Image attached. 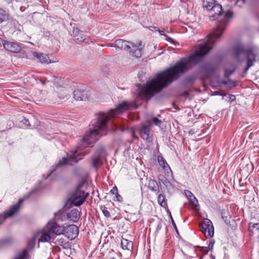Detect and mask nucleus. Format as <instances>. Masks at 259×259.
<instances>
[{
  "label": "nucleus",
  "mask_w": 259,
  "mask_h": 259,
  "mask_svg": "<svg viewBox=\"0 0 259 259\" xmlns=\"http://www.w3.org/2000/svg\"><path fill=\"white\" fill-rule=\"evenodd\" d=\"M232 15L233 13L230 11H223L220 4L213 5L209 9L208 15L210 20L218 21L216 30L209 35L208 39L203 44L199 45L193 55L181 59L174 66L158 73L155 77L148 81L142 88L141 93L147 98H151L173 81L177 80L181 74L188 70L191 65L200 61L212 49L213 45L220 40Z\"/></svg>",
  "instance_id": "1"
},
{
  "label": "nucleus",
  "mask_w": 259,
  "mask_h": 259,
  "mask_svg": "<svg viewBox=\"0 0 259 259\" xmlns=\"http://www.w3.org/2000/svg\"><path fill=\"white\" fill-rule=\"evenodd\" d=\"M131 107L137 108L138 106L134 102H122L117 105L114 109H111L108 113L100 112L96 118L92 121V125L89 131L87 132L83 138V142L88 145L92 144L98 139L97 137L101 135L102 132L107 130V122L110 118L116 117Z\"/></svg>",
  "instance_id": "2"
},
{
  "label": "nucleus",
  "mask_w": 259,
  "mask_h": 259,
  "mask_svg": "<svg viewBox=\"0 0 259 259\" xmlns=\"http://www.w3.org/2000/svg\"><path fill=\"white\" fill-rule=\"evenodd\" d=\"M236 58L240 61L242 55L244 56L246 65L243 72L246 74L248 69L254 65L255 62L259 60V48L256 46H248L240 45L234 48Z\"/></svg>",
  "instance_id": "3"
},
{
  "label": "nucleus",
  "mask_w": 259,
  "mask_h": 259,
  "mask_svg": "<svg viewBox=\"0 0 259 259\" xmlns=\"http://www.w3.org/2000/svg\"><path fill=\"white\" fill-rule=\"evenodd\" d=\"M65 231V228L57 223H48L42 230L37 232L36 236L38 237V242L52 243L57 235H62Z\"/></svg>",
  "instance_id": "4"
},
{
  "label": "nucleus",
  "mask_w": 259,
  "mask_h": 259,
  "mask_svg": "<svg viewBox=\"0 0 259 259\" xmlns=\"http://www.w3.org/2000/svg\"><path fill=\"white\" fill-rule=\"evenodd\" d=\"M89 153V151L88 150L82 151L80 147H78L75 150L71 151L70 153L68 155L67 157H63L61 160H59L58 163L55 166L53 169H52L47 176V177H48L53 171L60 167L66 164L73 165L77 163L78 160L82 159V157L78 158V157H82Z\"/></svg>",
  "instance_id": "5"
},
{
  "label": "nucleus",
  "mask_w": 259,
  "mask_h": 259,
  "mask_svg": "<svg viewBox=\"0 0 259 259\" xmlns=\"http://www.w3.org/2000/svg\"><path fill=\"white\" fill-rule=\"evenodd\" d=\"M114 47L128 51L133 56L136 58L140 57L142 55L143 45L141 41L135 44L123 39H117L114 42Z\"/></svg>",
  "instance_id": "6"
},
{
  "label": "nucleus",
  "mask_w": 259,
  "mask_h": 259,
  "mask_svg": "<svg viewBox=\"0 0 259 259\" xmlns=\"http://www.w3.org/2000/svg\"><path fill=\"white\" fill-rule=\"evenodd\" d=\"M84 183L85 181L84 180L80 182L74 191L70 194V200L71 204L74 206H78L82 204L89 195L88 193H85L84 191L82 190Z\"/></svg>",
  "instance_id": "7"
},
{
  "label": "nucleus",
  "mask_w": 259,
  "mask_h": 259,
  "mask_svg": "<svg viewBox=\"0 0 259 259\" xmlns=\"http://www.w3.org/2000/svg\"><path fill=\"white\" fill-rule=\"evenodd\" d=\"M201 232L206 237H212L214 235L213 224L209 219H204L200 224Z\"/></svg>",
  "instance_id": "8"
},
{
  "label": "nucleus",
  "mask_w": 259,
  "mask_h": 259,
  "mask_svg": "<svg viewBox=\"0 0 259 259\" xmlns=\"http://www.w3.org/2000/svg\"><path fill=\"white\" fill-rule=\"evenodd\" d=\"M4 48L8 51L12 53H18L21 50V47L16 42L9 41L5 40H2Z\"/></svg>",
  "instance_id": "9"
},
{
  "label": "nucleus",
  "mask_w": 259,
  "mask_h": 259,
  "mask_svg": "<svg viewBox=\"0 0 259 259\" xmlns=\"http://www.w3.org/2000/svg\"><path fill=\"white\" fill-rule=\"evenodd\" d=\"M139 133L144 140L149 142L152 140V134L149 125H142L140 128Z\"/></svg>",
  "instance_id": "10"
},
{
  "label": "nucleus",
  "mask_w": 259,
  "mask_h": 259,
  "mask_svg": "<svg viewBox=\"0 0 259 259\" xmlns=\"http://www.w3.org/2000/svg\"><path fill=\"white\" fill-rule=\"evenodd\" d=\"M78 234V228L74 225L68 226L66 229V236L70 240L74 239Z\"/></svg>",
  "instance_id": "11"
},
{
  "label": "nucleus",
  "mask_w": 259,
  "mask_h": 259,
  "mask_svg": "<svg viewBox=\"0 0 259 259\" xmlns=\"http://www.w3.org/2000/svg\"><path fill=\"white\" fill-rule=\"evenodd\" d=\"M186 196L189 199L192 207L195 210H199L198 202L193 193L189 190H185Z\"/></svg>",
  "instance_id": "12"
},
{
  "label": "nucleus",
  "mask_w": 259,
  "mask_h": 259,
  "mask_svg": "<svg viewBox=\"0 0 259 259\" xmlns=\"http://www.w3.org/2000/svg\"><path fill=\"white\" fill-rule=\"evenodd\" d=\"M248 226L250 235L254 236V238H259V223H249Z\"/></svg>",
  "instance_id": "13"
},
{
  "label": "nucleus",
  "mask_w": 259,
  "mask_h": 259,
  "mask_svg": "<svg viewBox=\"0 0 259 259\" xmlns=\"http://www.w3.org/2000/svg\"><path fill=\"white\" fill-rule=\"evenodd\" d=\"M74 98L76 100L85 101L88 99V94L83 90H77L74 92Z\"/></svg>",
  "instance_id": "14"
},
{
  "label": "nucleus",
  "mask_w": 259,
  "mask_h": 259,
  "mask_svg": "<svg viewBox=\"0 0 259 259\" xmlns=\"http://www.w3.org/2000/svg\"><path fill=\"white\" fill-rule=\"evenodd\" d=\"M201 69L206 74V78H210L215 73V68L212 65L205 64L202 66Z\"/></svg>",
  "instance_id": "15"
},
{
  "label": "nucleus",
  "mask_w": 259,
  "mask_h": 259,
  "mask_svg": "<svg viewBox=\"0 0 259 259\" xmlns=\"http://www.w3.org/2000/svg\"><path fill=\"white\" fill-rule=\"evenodd\" d=\"M79 215L80 212L76 208L72 209L70 212L67 213L68 219L74 223H76L78 221Z\"/></svg>",
  "instance_id": "16"
},
{
  "label": "nucleus",
  "mask_w": 259,
  "mask_h": 259,
  "mask_svg": "<svg viewBox=\"0 0 259 259\" xmlns=\"http://www.w3.org/2000/svg\"><path fill=\"white\" fill-rule=\"evenodd\" d=\"M33 55L34 57L38 59L39 61L42 63L49 64L51 62L49 60V56L46 54L33 52Z\"/></svg>",
  "instance_id": "17"
},
{
  "label": "nucleus",
  "mask_w": 259,
  "mask_h": 259,
  "mask_svg": "<svg viewBox=\"0 0 259 259\" xmlns=\"http://www.w3.org/2000/svg\"><path fill=\"white\" fill-rule=\"evenodd\" d=\"M148 187L150 190L155 192L156 194H158L159 193V187L156 181L152 179L149 180Z\"/></svg>",
  "instance_id": "18"
},
{
  "label": "nucleus",
  "mask_w": 259,
  "mask_h": 259,
  "mask_svg": "<svg viewBox=\"0 0 259 259\" xmlns=\"http://www.w3.org/2000/svg\"><path fill=\"white\" fill-rule=\"evenodd\" d=\"M120 244L123 250H130L133 247L132 242L123 238L121 240Z\"/></svg>",
  "instance_id": "19"
},
{
  "label": "nucleus",
  "mask_w": 259,
  "mask_h": 259,
  "mask_svg": "<svg viewBox=\"0 0 259 259\" xmlns=\"http://www.w3.org/2000/svg\"><path fill=\"white\" fill-rule=\"evenodd\" d=\"M61 235H57L55 237V239L53 240L52 243L59 245H63V244H65L66 242V240L64 237Z\"/></svg>",
  "instance_id": "20"
},
{
  "label": "nucleus",
  "mask_w": 259,
  "mask_h": 259,
  "mask_svg": "<svg viewBox=\"0 0 259 259\" xmlns=\"http://www.w3.org/2000/svg\"><path fill=\"white\" fill-rule=\"evenodd\" d=\"M214 2V0H202L203 7L206 8L208 12H209L210 8L213 5H215Z\"/></svg>",
  "instance_id": "21"
},
{
  "label": "nucleus",
  "mask_w": 259,
  "mask_h": 259,
  "mask_svg": "<svg viewBox=\"0 0 259 259\" xmlns=\"http://www.w3.org/2000/svg\"><path fill=\"white\" fill-rule=\"evenodd\" d=\"M102 162L98 156L93 157L92 158V165L95 168H97L102 164Z\"/></svg>",
  "instance_id": "22"
},
{
  "label": "nucleus",
  "mask_w": 259,
  "mask_h": 259,
  "mask_svg": "<svg viewBox=\"0 0 259 259\" xmlns=\"http://www.w3.org/2000/svg\"><path fill=\"white\" fill-rule=\"evenodd\" d=\"M158 162L159 163V164L161 166L162 168L163 169L166 170V168L169 169L170 167L168 166V164L167 163L166 161L164 159L163 157L161 156H158L157 158Z\"/></svg>",
  "instance_id": "23"
},
{
  "label": "nucleus",
  "mask_w": 259,
  "mask_h": 259,
  "mask_svg": "<svg viewBox=\"0 0 259 259\" xmlns=\"http://www.w3.org/2000/svg\"><path fill=\"white\" fill-rule=\"evenodd\" d=\"M8 18L9 15L8 13L3 9L0 8V21L3 22L6 21Z\"/></svg>",
  "instance_id": "24"
},
{
  "label": "nucleus",
  "mask_w": 259,
  "mask_h": 259,
  "mask_svg": "<svg viewBox=\"0 0 259 259\" xmlns=\"http://www.w3.org/2000/svg\"><path fill=\"white\" fill-rule=\"evenodd\" d=\"M158 202L162 207H167V203L165 201V197L162 194H159L158 197Z\"/></svg>",
  "instance_id": "25"
},
{
  "label": "nucleus",
  "mask_w": 259,
  "mask_h": 259,
  "mask_svg": "<svg viewBox=\"0 0 259 259\" xmlns=\"http://www.w3.org/2000/svg\"><path fill=\"white\" fill-rule=\"evenodd\" d=\"M28 253L26 250H23L22 252L20 253L15 259H28Z\"/></svg>",
  "instance_id": "26"
},
{
  "label": "nucleus",
  "mask_w": 259,
  "mask_h": 259,
  "mask_svg": "<svg viewBox=\"0 0 259 259\" xmlns=\"http://www.w3.org/2000/svg\"><path fill=\"white\" fill-rule=\"evenodd\" d=\"M223 83L228 88H233L236 85L235 82L230 79L223 81Z\"/></svg>",
  "instance_id": "27"
},
{
  "label": "nucleus",
  "mask_w": 259,
  "mask_h": 259,
  "mask_svg": "<svg viewBox=\"0 0 259 259\" xmlns=\"http://www.w3.org/2000/svg\"><path fill=\"white\" fill-rule=\"evenodd\" d=\"M73 36L76 38L79 34L83 35V32L80 31L78 28H74L73 30Z\"/></svg>",
  "instance_id": "28"
},
{
  "label": "nucleus",
  "mask_w": 259,
  "mask_h": 259,
  "mask_svg": "<svg viewBox=\"0 0 259 259\" xmlns=\"http://www.w3.org/2000/svg\"><path fill=\"white\" fill-rule=\"evenodd\" d=\"M152 121L154 123V124L156 125L160 126L161 124L162 123V121L159 120L157 117H154L152 118Z\"/></svg>",
  "instance_id": "29"
},
{
  "label": "nucleus",
  "mask_w": 259,
  "mask_h": 259,
  "mask_svg": "<svg viewBox=\"0 0 259 259\" xmlns=\"http://www.w3.org/2000/svg\"><path fill=\"white\" fill-rule=\"evenodd\" d=\"M76 39L80 42H85L87 38L85 37V36L83 33V35L79 34Z\"/></svg>",
  "instance_id": "30"
},
{
  "label": "nucleus",
  "mask_w": 259,
  "mask_h": 259,
  "mask_svg": "<svg viewBox=\"0 0 259 259\" xmlns=\"http://www.w3.org/2000/svg\"><path fill=\"white\" fill-rule=\"evenodd\" d=\"M235 69L233 68L232 70L227 69L225 70V76L226 77H229L234 71Z\"/></svg>",
  "instance_id": "31"
},
{
  "label": "nucleus",
  "mask_w": 259,
  "mask_h": 259,
  "mask_svg": "<svg viewBox=\"0 0 259 259\" xmlns=\"http://www.w3.org/2000/svg\"><path fill=\"white\" fill-rule=\"evenodd\" d=\"M214 243L215 241L213 239H211L210 240L208 245L207 247L209 250H211L212 249Z\"/></svg>",
  "instance_id": "32"
},
{
  "label": "nucleus",
  "mask_w": 259,
  "mask_h": 259,
  "mask_svg": "<svg viewBox=\"0 0 259 259\" xmlns=\"http://www.w3.org/2000/svg\"><path fill=\"white\" fill-rule=\"evenodd\" d=\"M102 212L104 214V215L107 217V218H109L110 217V212H109V211L106 208H105V207H104V208L102 209Z\"/></svg>",
  "instance_id": "33"
},
{
  "label": "nucleus",
  "mask_w": 259,
  "mask_h": 259,
  "mask_svg": "<svg viewBox=\"0 0 259 259\" xmlns=\"http://www.w3.org/2000/svg\"><path fill=\"white\" fill-rule=\"evenodd\" d=\"M246 0H236V4L239 7H241L243 5Z\"/></svg>",
  "instance_id": "34"
},
{
  "label": "nucleus",
  "mask_w": 259,
  "mask_h": 259,
  "mask_svg": "<svg viewBox=\"0 0 259 259\" xmlns=\"http://www.w3.org/2000/svg\"><path fill=\"white\" fill-rule=\"evenodd\" d=\"M110 193L112 194L116 195L118 194V190L116 187H114L111 190Z\"/></svg>",
  "instance_id": "35"
},
{
  "label": "nucleus",
  "mask_w": 259,
  "mask_h": 259,
  "mask_svg": "<svg viewBox=\"0 0 259 259\" xmlns=\"http://www.w3.org/2000/svg\"><path fill=\"white\" fill-rule=\"evenodd\" d=\"M22 122L24 124H25L26 126H30V122L28 120V119H26V118H24L22 120Z\"/></svg>",
  "instance_id": "36"
},
{
  "label": "nucleus",
  "mask_w": 259,
  "mask_h": 259,
  "mask_svg": "<svg viewBox=\"0 0 259 259\" xmlns=\"http://www.w3.org/2000/svg\"><path fill=\"white\" fill-rule=\"evenodd\" d=\"M201 248V251H202L204 253L206 254L209 250L207 247H200Z\"/></svg>",
  "instance_id": "37"
},
{
  "label": "nucleus",
  "mask_w": 259,
  "mask_h": 259,
  "mask_svg": "<svg viewBox=\"0 0 259 259\" xmlns=\"http://www.w3.org/2000/svg\"><path fill=\"white\" fill-rule=\"evenodd\" d=\"M168 213H169V217H170V219H171V222H172V224L173 226L174 227V228H175L176 229H177L176 225V224H175V222H174V220H173V219H172V216H171V213H170V212L168 210Z\"/></svg>",
  "instance_id": "38"
},
{
  "label": "nucleus",
  "mask_w": 259,
  "mask_h": 259,
  "mask_svg": "<svg viewBox=\"0 0 259 259\" xmlns=\"http://www.w3.org/2000/svg\"><path fill=\"white\" fill-rule=\"evenodd\" d=\"M229 99L230 101H233L235 100V96L233 95H228Z\"/></svg>",
  "instance_id": "39"
},
{
  "label": "nucleus",
  "mask_w": 259,
  "mask_h": 259,
  "mask_svg": "<svg viewBox=\"0 0 259 259\" xmlns=\"http://www.w3.org/2000/svg\"><path fill=\"white\" fill-rule=\"evenodd\" d=\"M39 81L42 84H45L47 82L50 81L49 80H48L46 78L40 79Z\"/></svg>",
  "instance_id": "40"
},
{
  "label": "nucleus",
  "mask_w": 259,
  "mask_h": 259,
  "mask_svg": "<svg viewBox=\"0 0 259 259\" xmlns=\"http://www.w3.org/2000/svg\"><path fill=\"white\" fill-rule=\"evenodd\" d=\"M161 182L165 186H167V184L169 183V181L166 179H165L164 181L161 180Z\"/></svg>",
  "instance_id": "41"
},
{
  "label": "nucleus",
  "mask_w": 259,
  "mask_h": 259,
  "mask_svg": "<svg viewBox=\"0 0 259 259\" xmlns=\"http://www.w3.org/2000/svg\"><path fill=\"white\" fill-rule=\"evenodd\" d=\"M215 94L216 95H220V96H226V94H224V93H223L222 92H215Z\"/></svg>",
  "instance_id": "42"
},
{
  "label": "nucleus",
  "mask_w": 259,
  "mask_h": 259,
  "mask_svg": "<svg viewBox=\"0 0 259 259\" xmlns=\"http://www.w3.org/2000/svg\"><path fill=\"white\" fill-rule=\"evenodd\" d=\"M116 196L117 197V200L118 201H120V199H121V197L118 194H116Z\"/></svg>",
  "instance_id": "43"
},
{
  "label": "nucleus",
  "mask_w": 259,
  "mask_h": 259,
  "mask_svg": "<svg viewBox=\"0 0 259 259\" xmlns=\"http://www.w3.org/2000/svg\"><path fill=\"white\" fill-rule=\"evenodd\" d=\"M149 28L151 30H153V29H155L156 30H157V29L156 27H154V26H150L149 27Z\"/></svg>",
  "instance_id": "44"
},
{
  "label": "nucleus",
  "mask_w": 259,
  "mask_h": 259,
  "mask_svg": "<svg viewBox=\"0 0 259 259\" xmlns=\"http://www.w3.org/2000/svg\"><path fill=\"white\" fill-rule=\"evenodd\" d=\"M193 78H187V81L189 82V81H192L193 80Z\"/></svg>",
  "instance_id": "45"
},
{
  "label": "nucleus",
  "mask_w": 259,
  "mask_h": 259,
  "mask_svg": "<svg viewBox=\"0 0 259 259\" xmlns=\"http://www.w3.org/2000/svg\"><path fill=\"white\" fill-rule=\"evenodd\" d=\"M157 30L159 31V32L160 34V35H163V33H162L163 32V31L160 30Z\"/></svg>",
  "instance_id": "46"
},
{
  "label": "nucleus",
  "mask_w": 259,
  "mask_h": 259,
  "mask_svg": "<svg viewBox=\"0 0 259 259\" xmlns=\"http://www.w3.org/2000/svg\"><path fill=\"white\" fill-rule=\"evenodd\" d=\"M53 81L54 82V84H56V83L58 82V80H56V79H55Z\"/></svg>",
  "instance_id": "47"
},
{
  "label": "nucleus",
  "mask_w": 259,
  "mask_h": 259,
  "mask_svg": "<svg viewBox=\"0 0 259 259\" xmlns=\"http://www.w3.org/2000/svg\"><path fill=\"white\" fill-rule=\"evenodd\" d=\"M109 45L110 47H114V44H110Z\"/></svg>",
  "instance_id": "48"
}]
</instances>
